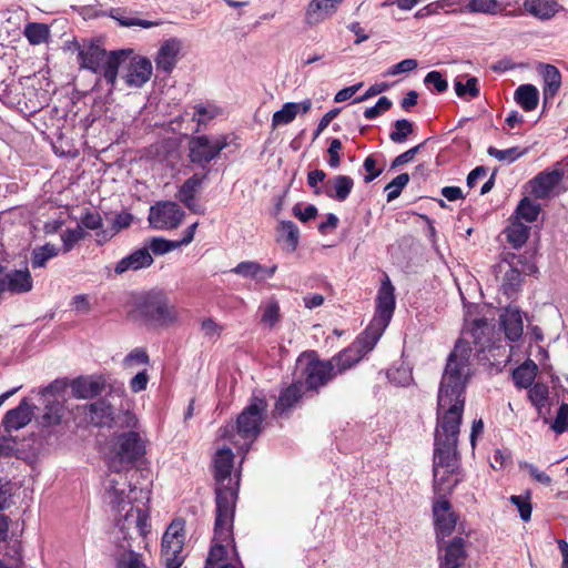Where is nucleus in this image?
Returning a JSON list of instances; mask_svg holds the SVG:
<instances>
[{"instance_id":"53","label":"nucleus","mask_w":568,"mask_h":568,"mask_svg":"<svg viewBox=\"0 0 568 568\" xmlns=\"http://www.w3.org/2000/svg\"><path fill=\"white\" fill-rule=\"evenodd\" d=\"M487 153L501 162L513 163L526 153V150L521 151L518 146L509 148L506 150H498L494 146H489Z\"/></svg>"},{"instance_id":"26","label":"nucleus","mask_w":568,"mask_h":568,"mask_svg":"<svg viewBox=\"0 0 568 568\" xmlns=\"http://www.w3.org/2000/svg\"><path fill=\"white\" fill-rule=\"evenodd\" d=\"M525 12L537 20L548 21L560 10L558 0H524Z\"/></svg>"},{"instance_id":"6","label":"nucleus","mask_w":568,"mask_h":568,"mask_svg":"<svg viewBox=\"0 0 568 568\" xmlns=\"http://www.w3.org/2000/svg\"><path fill=\"white\" fill-rule=\"evenodd\" d=\"M74 45L78 51L80 68L102 75L106 83L110 84L111 88H114L119 68L126 58L125 52H106L98 43L87 40H83L81 43H75Z\"/></svg>"},{"instance_id":"16","label":"nucleus","mask_w":568,"mask_h":568,"mask_svg":"<svg viewBox=\"0 0 568 568\" xmlns=\"http://www.w3.org/2000/svg\"><path fill=\"white\" fill-rule=\"evenodd\" d=\"M519 263H521V257L509 253L499 264L500 271H504L501 290L508 297L516 295L523 284V273L518 268Z\"/></svg>"},{"instance_id":"58","label":"nucleus","mask_w":568,"mask_h":568,"mask_svg":"<svg viewBox=\"0 0 568 568\" xmlns=\"http://www.w3.org/2000/svg\"><path fill=\"white\" fill-rule=\"evenodd\" d=\"M509 500L517 507L519 516L524 521L530 520L532 508L529 494H527L525 497L513 495L510 496Z\"/></svg>"},{"instance_id":"31","label":"nucleus","mask_w":568,"mask_h":568,"mask_svg":"<svg viewBox=\"0 0 568 568\" xmlns=\"http://www.w3.org/2000/svg\"><path fill=\"white\" fill-rule=\"evenodd\" d=\"M364 356L365 354L363 353V351L358 346H356L355 343H353L349 347L338 353L331 361L334 364V368L337 367V373H342L354 366Z\"/></svg>"},{"instance_id":"49","label":"nucleus","mask_w":568,"mask_h":568,"mask_svg":"<svg viewBox=\"0 0 568 568\" xmlns=\"http://www.w3.org/2000/svg\"><path fill=\"white\" fill-rule=\"evenodd\" d=\"M467 9L475 13L491 16L500 13V4L497 0H469Z\"/></svg>"},{"instance_id":"57","label":"nucleus","mask_w":568,"mask_h":568,"mask_svg":"<svg viewBox=\"0 0 568 568\" xmlns=\"http://www.w3.org/2000/svg\"><path fill=\"white\" fill-rule=\"evenodd\" d=\"M179 247L176 241L165 240L163 237H152L149 242V251L155 255H163Z\"/></svg>"},{"instance_id":"30","label":"nucleus","mask_w":568,"mask_h":568,"mask_svg":"<svg viewBox=\"0 0 568 568\" xmlns=\"http://www.w3.org/2000/svg\"><path fill=\"white\" fill-rule=\"evenodd\" d=\"M387 326L382 325L379 321L373 318L371 325L354 342L364 354L371 352L379 341Z\"/></svg>"},{"instance_id":"40","label":"nucleus","mask_w":568,"mask_h":568,"mask_svg":"<svg viewBox=\"0 0 568 568\" xmlns=\"http://www.w3.org/2000/svg\"><path fill=\"white\" fill-rule=\"evenodd\" d=\"M264 271L265 267L255 261L241 262L231 270L236 275L256 281H263Z\"/></svg>"},{"instance_id":"61","label":"nucleus","mask_w":568,"mask_h":568,"mask_svg":"<svg viewBox=\"0 0 568 568\" xmlns=\"http://www.w3.org/2000/svg\"><path fill=\"white\" fill-rule=\"evenodd\" d=\"M551 429L557 434L568 430V404H561L556 418L551 425Z\"/></svg>"},{"instance_id":"37","label":"nucleus","mask_w":568,"mask_h":568,"mask_svg":"<svg viewBox=\"0 0 568 568\" xmlns=\"http://www.w3.org/2000/svg\"><path fill=\"white\" fill-rule=\"evenodd\" d=\"M278 242L286 244L288 252H294L298 245L300 232L296 224L292 221H282L278 227Z\"/></svg>"},{"instance_id":"7","label":"nucleus","mask_w":568,"mask_h":568,"mask_svg":"<svg viewBox=\"0 0 568 568\" xmlns=\"http://www.w3.org/2000/svg\"><path fill=\"white\" fill-rule=\"evenodd\" d=\"M241 565L239 554L233 538V524H230V531L216 534V521L214 523V536L205 568H237Z\"/></svg>"},{"instance_id":"60","label":"nucleus","mask_w":568,"mask_h":568,"mask_svg":"<svg viewBox=\"0 0 568 568\" xmlns=\"http://www.w3.org/2000/svg\"><path fill=\"white\" fill-rule=\"evenodd\" d=\"M392 105L393 103L387 97H381L374 106L367 108L364 111V116L367 120H373L383 112L388 111L392 108Z\"/></svg>"},{"instance_id":"33","label":"nucleus","mask_w":568,"mask_h":568,"mask_svg":"<svg viewBox=\"0 0 568 568\" xmlns=\"http://www.w3.org/2000/svg\"><path fill=\"white\" fill-rule=\"evenodd\" d=\"M515 101L527 112L537 108L539 92L532 84H521L515 91Z\"/></svg>"},{"instance_id":"43","label":"nucleus","mask_w":568,"mask_h":568,"mask_svg":"<svg viewBox=\"0 0 568 568\" xmlns=\"http://www.w3.org/2000/svg\"><path fill=\"white\" fill-rule=\"evenodd\" d=\"M24 37L33 44H41L48 41L50 30L44 23L30 22L24 27Z\"/></svg>"},{"instance_id":"38","label":"nucleus","mask_w":568,"mask_h":568,"mask_svg":"<svg viewBox=\"0 0 568 568\" xmlns=\"http://www.w3.org/2000/svg\"><path fill=\"white\" fill-rule=\"evenodd\" d=\"M108 16L110 18L114 19L115 21H118V23L121 27H126V28L141 27L144 29H150L152 27H156L160 24V22H158V21H150V20L133 18V17H126L123 14L122 9H120V8L111 9Z\"/></svg>"},{"instance_id":"51","label":"nucleus","mask_w":568,"mask_h":568,"mask_svg":"<svg viewBox=\"0 0 568 568\" xmlns=\"http://www.w3.org/2000/svg\"><path fill=\"white\" fill-rule=\"evenodd\" d=\"M408 173H400L399 175L394 178L384 189L386 192L387 202H392L395 199H397L400 195L403 189L408 184Z\"/></svg>"},{"instance_id":"64","label":"nucleus","mask_w":568,"mask_h":568,"mask_svg":"<svg viewBox=\"0 0 568 568\" xmlns=\"http://www.w3.org/2000/svg\"><path fill=\"white\" fill-rule=\"evenodd\" d=\"M388 377L392 383L400 386H407L413 381L412 372L406 367H399L395 371H390L388 373Z\"/></svg>"},{"instance_id":"28","label":"nucleus","mask_w":568,"mask_h":568,"mask_svg":"<svg viewBox=\"0 0 568 568\" xmlns=\"http://www.w3.org/2000/svg\"><path fill=\"white\" fill-rule=\"evenodd\" d=\"M564 176L560 170L541 172L531 180V192L537 199H545Z\"/></svg>"},{"instance_id":"27","label":"nucleus","mask_w":568,"mask_h":568,"mask_svg":"<svg viewBox=\"0 0 568 568\" xmlns=\"http://www.w3.org/2000/svg\"><path fill=\"white\" fill-rule=\"evenodd\" d=\"M500 323L506 337L511 342H517L523 336L524 323L521 313L516 307H507L500 314Z\"/></svg>"},{"instance_id":"17","label":"nucleus","mask_w":568,"mask_h":568,"mask_svg":"<svg viewBox=\"0 0 568 568\" xmlns=\"http://www.w3.org/2000/svg\"><path fill=\"white\" fill-rule=\"evenodd\" d=\"M394 286L386 275L378 290L376 297V313L374 320L379 321L382 325L388 326L395 310Z\"/></svg>"},{"instance_id":"56","label":"nucleus","mask_w":568,"mask_h":568,"mask_svg":"<svg viewBox=\"0 0 568 568\" xmlns=\"http://www.w3.org/2000/svg\"><path fill=\"white\" fill-rule=\"evenodd\" d=\"M85 235L83 227L78 225L75 229H68L61 234V240L63 243V252H70L74 245L81 241Z\"/></svg>"},{"instance_id":"14","label":"nucleus","mask_w":568,"mask_h":568,"mask_svg":"<svg viewBox=\"0 0 568 568\" xmlns=\"http://www.w3.org/2000/svg\"><path fill=\"white\" fill-rule=\"evenodd\" d=\"M336 375L332 361L308 358L302 369V376L308 389H317Z\"/></svg>"},{"instance_id":"20","label":"nucleus","mask_w":568,"mask_h":568,"mask_svg":"<svg viewBox=\"0 0 568 568\" xmlns=\"http://www.w3.org/2000/svg\"><path fill=\"white\" fill-rule=\"evenodd\" d=\"M33 409L34 406L27 398H23L17 407L6 413L1 423L4 432L10 434L27 426L32 419Z\"/></svg>"},{"instance_id":"34","label":"nucleus","mask_w":568,"mask_h":568,"mask_svg":"<svg viewBox=\"0 0 568 568\" xmlns=\"http://www.w3.org/2000/svg\"><path fill=\"white\" fill-rule=\"evenodd\" d=\"M302 397V388L298 384H292L286 389H284L276 404H275V413L278 415L284 414L290 408H292Z\"/></svg>"},{"instance_id":"59","label":"nucleus","mask_w":568,"mask_h":568,"mask_svg":"<svg viewBox=\"0 0 568 568\" xmlns=\"http://www.w3.org/2000/svg\"><path fill=\"white\" fill-rule=\"evenodd\" d=\"M149 363V355L143 348H134L123 359V365L131 368L134 365H146Z\"/></svg>"},{"instance_id":"12","label":"nucleus","mask_w":568,"mask_h":568,"mask_svg":"<svg viewBox=\"0 0 568 568\" xmlns=\"http://www.w3.org/2000/svg\"><path fill=\"white\" fill-rule=\"evenodd\" d=\"M184 217L183 210L171 201L158 202L150 209L149 222L158 230L176 229Z\"/></svg>"},{"instance_id":"48","label":"nucleus","mask_w":568,"mask_h":568,"mask_svg":"<svg viewBox=\"0 0 568 568\" xmlns=\"http://www.w3.org/2000/svg\"><path fill=\"white\" fill-rule=\"evenodd\" d=\"M549 387L544 383H536L528 390L530 403L540 412L547 404Z\"/></svg>"},{"instance_id":"5","label":"nucleus","mask_w":568,"mask_h":568,"mask_svg":"<svg viewBox=\"0 0 568 568\" xmlns=\"http://www.w3.org/2000/svg\"><path fill=\"white\" fill-rule=\"evenodd\" d=\"M266 410L265 398L253 396L236 420L220 429L221 438L229 440L243 455L242 460L262 432Z\"/></svg>"},{"instance_id":"13","label":"nucleus","mask_w":568,"mask_h":568,"mask_svg":"<svg viewBox=\"0 0 568 568\" xmlns=\"http://www.w3.org/2000/svg\"><path fill=\"white\" fill-rule=\"evenodd\" d=\"M466 540L456 536L450 540L437 542L438 568H460L467 559Z\"/></svg>"},{"instance_id":"50","label":"nucleus","mask_w":568,"mask_h":568,"mask_svg":"<svg viewBox=\"0 0 568 568\" xmlns=\"http://www.w3.org/2000/svg\"><path fill=\"white\" fill-rule=\"evenodd\" d=\"M414 131V125L406 119L396 120L394 122V130L389 133V139L394 143H403L407 140Z\"/></svg>"},{"instance_id":"63","label":"nucleus","mask_w":568,"mask_h":568,"mask_svg":"<svg viewBox=\"0 0 568 568\" xmlns=\"http://www.w3.org/2000/svg\"><path fill=\"white\" fill-rule=\"evenodd\" d=\"M519 468L523 470H527L536 481L542 485L549 486L551 484V478L546 473L539 470L535 465L530 463L520 462Z\"/></svg>"},{"instance_id":"8","label":"nucleus","mask_w":568,"mask_h":568,"mask_svg":"<svg viewBox=\"0 0 568 568\" xmlns=\"http://www.w3.org/2000/svg\"><path fill=\"white\" fill-rule=\"evenodd\" d=\"M139 307L144 317L161 326L172 325L179 317L175 306L170 304L168 296L161 291L146 294Z\"/></svg>"},{"instance_id":"9","label":"nucleus","mask_w":568,"mask_h":568,"mask_svg":"<svg viewBox=\"0 0 568 568\" xmlns=\"http://www.w3.org/2000/svg\"><path fill=\"white\" fill-rule=\"evenodd\" d=\"M184 523L182 520L172 521L162 537L161 558L166 568H180L184 562Z\"/></svg>"},{"instance_id":"11","label":"nucleus","mask_w":568,"mask_h":568,"mask_svg":"<svg viewBox=\"0 0 568 568\" xmlns=\"http://www.w3.org/2000/svg\"><path fill=\"white\" fill-rule=\"evenodd\" d=\"M124 394L123 386L111 385L105 397L87 405V414L91 423L99 427H111L114 420V407L109 398H121Z\"/></svg>"},{"instance_id":"10","label":"nucleus","mask_w":568,"mask_h":568,"mask_svg":"<svg viewBox=\"0 0 568 568\" xmlns=\"http://www.w3.org/2000/svg\"><path fill=\"white\" fill-rule=\"evenodd\" d=\"M227 145L229 142L225 135L215 139L207 135L193 136L189 142L190 159L193 163L204 166L217 158Z\"/></svg>"},{"instance_id":"25","label":"nucleus","mask_w":568,"mask_h":568,"mask_svg":"<svg viewBox=\"0 0 568 568\" xmlns=\"http://www.w3.org/2000/svg\"><path fill=\"white\" fill-rule=\"evenodd\" d=\"M153 263V257L149 252L148 247L139 248L128 256L121 258L115 267L114 272L118 275H121L128 271H138L141 268H145L151 266Z\"/></svg>"},{"instance_id":"54","label":"nucleus","mask_w":568,"mask_h":568,"mask_svg":"<svg viewBox=\"0 0 568 568\" xmlns=\"http://www.w3.org/2000/svg\"><path fill=\"white\" fill-rule=\"evenodd\" d=\"M262 317L261 322L268 327H274L275 324L280 321V305L277 301L271 300L265 303L262 307Z\"/></svg>"},{"instance_id":"21","label":"nucleus","mask_w":568,"mask_h":568,"mask_svg":"<svg viewBox=\"0 0 568 568\" xmlns=\"http://www.w3.org/2000/svg\"><path fill=\"white\" fill-rule=\"evenodd\" d=\"M105 387L102 376H80L71 383L72 395L79 399L94 398L104 392Z\"/></svg>"},{"instance_id":"32","label":"nucleus","mask_w":568,"mask_h":568,"mask_svg":"<svg viewBox=\"0 0 568 568\" xmlns=\"http://www.w3.org/2000/svg\"><path fill=\"white\" fill-rule=\"evenodd\" d=\"M541 68L544 79V99L545 102H547L557 94L561 85V75L555 65L541 64Z\"/></svg>"},{"instance_id":"19","label":"nucleus","mask_w":568,"mask_h":568,"mask_svg":"<svg viewBox=\"0 0 568 568\" xmlns=\"http://www.w3.org/2000/svg\"><path fill=\"white\" fill-rule=\"evenodd\" d=\"M153 67L150 59L145 57H134L126 67L124 81L128 87L141 88L152 77Z\"/></svg>"},{"instance_id":"41","label":"nucleus","mask_w":568,"mask_h":568,"mask_svg":"<svg viewBox=\"0 0 568 568\" xmlns=\"http://www.w3.org/2000/svg\"><path fill=\"white\" fill-rule=\"evenodd\" d=\"M540 213V205L528 197H524L516 211H515V220L520 221L524 220L528 223H531L537 220Z\"/></svg>"},{"instance_id":"4","label":"nucleus","mask_w":568,"mask_h":568,"mask_svg":"<svg viewBox=\"0 0 568 568\" xmlns=\"http://www.w3.org/2000/svg\"><path fill=\"white\" fill-rule=\"evenodd\" d=\"M234 466V454L229 446H223L214 456V478L216 480L215 489V521L216 534H226L230 531V524L234 521L235 503L237 499L239 479L231 477Z\"/></svg>"},{"instance_id":"2","label":"nucleus","mask_w":568,"mask_h":568,"mask_svg":"<svg viewBox=\"0 0 568 568\" xmlns=\"http://www.w3.org/2000/svg\"><path fill=\"white\" fill-rule=\"evenodd\" d=\"M145 453V445L136 432L122 433L116 436L115 452L110 456L108 465L112 474L105 480V493L109 504L118 513L128 510L131 506L138 505L134 497L139 494L133 490L146 489L133 487L122 473L130 465L141 458Z\"/></svg>"},{"instance_id":"47","label":"nucleus","mask_w":568,"mask_h":568,"mask_svg":"<svg viewBox=\"0 0 568 568\" xmlns=\"http://www.w3.org/2000/svg\"><path fill=\"white\" fill-rule=\"evenodd\" d=\"M62 405L58 400L49 402L45 405V410L41 415L39 423L43 427L58 425L62 418Z\"/></svg>"},{"instance_id":"42","label":"nucleus","mask_w":568,"mask_h":568,"mask_svg":"<svg viewBox=\"0 0 568 568\" xmlns=\"http://www.w3.org/2000/svg\"><path fill=\"white\" fill-rule=\"evenodd\" d=\"M59 254V248L51 244L45 243L32 250L31 265L33 268L44 267L47 262Z\"/></svg>"},{"instance_id":"39","label":"nucleus","mask_w":568,"mask_h":568,"mask_svg":"<svg viewBox=\"0 0 568 568\" xmlns=\"http://www.w3.org/2000/svg\"><path fill=\"white\" fill-rule=\"evenodd\" d=\"M454 89L457 97L466 100L475 99L480 93L478 79L475 77H466V83L463 82L462 77H458L454 82Z\"/></svg>"},{"instance_id":"45","label":"nucleus","mask_w":568,"mask_h":568,"mask_svg":"<svg viewBox=\"0 0 568 568\" xmlns=\"http://www.w3.org/2000/svg\"><path fill=\"white\" fill-rule=\"evenodd\" d=\"M133 221V216L130 213H120L113 220L112 229L110 231H102L98 233V243L102 244L114 236L120 230L130 226Z\"/></svg>"},{"instance_id":"1","label":"nucleus","mask_w":568,"mask_h":568,"mask_svg":"<svg viewBox=\"0 0 568 568\" xmlns=\"http://www.w3.org/2000/svg\"><path fill=\"white\" fill-rule=\"evenodd\" d=\"M464 338L458 341L447 358L437 396L433 477L439 496L449 494L462 480L457 450L459 428L465 407V390L471 376L470 343L478 352L491 346L493 326L484 317L467 324Z\"/></svg>"},{"instance_id":"46","label":"nucleus","mask_w":568,"mask_h":568,"mask_svg":"<svg viewBox=\"0 0 568 568\" xmlns=\"http://www.w3.org/2000/svg\"><path fill=\"white\" fill-rule=\"evenodd\" d=\"M535 369L536 365L534 363H531V365L523 364L518 366L513 372V379L515 385L520 388L530 387L536 376Z\"/></svg>"},{"instance_id":"22","label":"nucleus","mask_w":568,"mask_h":568,"mask_svg":"<svg viewBox=\"0 0 568 568\" xmlns=\"http://www.w3.org/2000/svg\"><path fill=\"white\" fill-rule=\"evenodd\" d=\"M3 275L6 292L11 294H24L30 292L33 287V280L27 267L11 271H6L3 267Z\"/></svg>"},{"instance_id":"23","label":"nucleus","mask_w":568,"mask_h":568,"mask_svg":"<svg viewBox=\"0 0 568 568\" xmlns=\"http://www.w3.org/2000/svg\"><path fill=\"white\" fill-rule=\"evenodd\" d=\"M206 175L200 176L199 174H193L184 181L176 193L178 200L194 213H203L201 206L195 202V195L201 190Z\"/></svg>"},{"instance_id":"44","label":"nucleus","mask_w":568,"mask_h":568,"mask_svg":"<svg viewBox=\"0 0 568 568\" xmlns=\"http://www.w3.org/2000/svg\"><path fill=\"white\" fill-rule=\"evenodd\" d=\"M300 112V104L295 102L285 103L281 110L276 111L272 116L273 129L291 123Z\"/></svg>"},{"instance_id":"15","label":"nucleus","mask_w":568,"mask_h":568,"mask_svg":"<svg viewBox=\"0 0 568 568\" xmlns=\"http://www.w3.org/2000/svg\"><path fill=\"white\" fill-rule=\"evenodd\" d=\"M433 515L436 531V542L444 541L456 528L457 516L447 499H442L433 505Z\"/></svg>"},{"instance_id":"52","label":"nucleus","mask_w":568,"mask_h":568,"mask_svg":"<svg viewBox=\"0 0 568 568\" xmlns=\"http://www.w3.org/2000/svg\"><path fill=\"white\" fill-rule=\"evenodd\" d=\"M194 109L193 120L197 122V132L201 130V126H205L209 121L213 120L219 114V110L214 105L197 104Z\"/></svg>"},{"instance_id":"3","label":"nucleus","mask_w":568,"mask_h":568,"mask_svg":"<svg viewBox=\"0 0 568 568\" xmlns=\"http://www.w3.org/2000/svg\"><path fill=\"white\" fill-rule=\"evenodd\" d=\"M133 493L140 495L134 497L138 505L119 513L120 518L116 519L121 541L116 546L115 568H149L143 561L142 555L131 548L130 539H132V535L130 531H135L142 538L149 532L150 515L148 504L151 491L141 489L133 490Z\"/></svg>"},{"instance_id":"55","label":"nucleus","mask_w":568,"mask_h":568,"mask_svg":"<svg viewBox=\"0 0 568 568\" xmlns=\"http://www.w3.org/2000/svg\"><path fill=\"white\" fill-rule=\"evenodd\" d=\"M223 331L224 327L212 317L204 318L201 322V332L210 342H216L221 337Z\"/></svg>"},{"instance_id":"24","label":"nucleus","mask_w":568,"mask_h":568,"mask_svg":"<svg viewBox=\"0 0 568 568\" xmlns=\"http://www.w3.org/2000/svg\"><path fill=\"white\" fill-rule=\"evenodd\" d=\"M343 0H312L305 12V22L310 26L318 24L335 13Z\"/></svg>"},{"instance_id":"36","label":"nucleus","mask_w":568,"mask_h":568,"mask_svg":"<svg viewBox=\"0 0 568 568\" xmlns=\"http://www.w3.org/2000/svg\"><path fill=\"white\" fill-rule=\"evenodd\" d=\"M22 547L19 539H11L3 559H0V568H23Z\"/></svg>"},{"instance_id":"35","label":"nucleus","mask_w":568,"mask_h":568,"mask_svg":"<svg viewBox=\"0 0 568 568\" xmlns=\"http://www.w3.org/2000/svg\"><path fill=\"white\" fill-rule=\"evenodd\" d=\"M530 227L520 221L514 220L505 230L507 241L514 248H520L528 240Z\"/></svg>"},{"instance_id":"62","label":"nucleus","mask_w":568,"mask_h":568,"mask_svg":"<svg viewBox=\"0 0 568 568\" xmlns=\"http://www.w3.org/2000/svg\"><path fill=\"white\" fill-rule=\"evenodd\" d=\"M418 65L417 60L415 59H405L400 62L392 65L387 71L385 72L386 77H393L405 72H410L415 70Z\"/></svg>"},{"instance_id":"18","label":"nucleus","mask_w":568,"mask_h":568,"mask_svg":"<svg viewBox=\"0 0 568 568\" xmlns=\"http://www.w3.org/2000/svg\"><path fill=\"white\" fill-rule=\"evenodd\" d=\"M182 47L183 43L178 38H170L165 40L160 45L156 55L154 57L156 69L161 72L170 74L176 67Z\"/></svg>"},{"instance_id":"29","label":"nucleus","mask_w":568,"mask_h":568,"mask_svg":"<svg viewBox=\"0 0 568 568\" xmlns=\"http://www.w3.org/2000/svg\"><path fill=\"white\" fill-rule=\"evenodd\" d=\"M354 181L347 175H336L329 179L324 185V193L329 199L344 202L351 194Z\"/></svg>"}]
</instances>
